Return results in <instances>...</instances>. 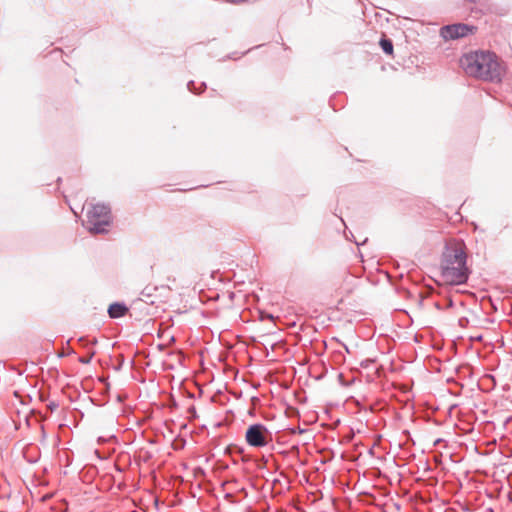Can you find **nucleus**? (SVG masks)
Instances as JSON below:
<instances>
[{"label":"nucleus","mask_w":512,"mask_h":512,"mask_svg":"<svg viewBox=\"0 0 512 512\" xmlns=\"http://www.w3.org/2000/svg\"><path fill=\"white\" fill-rule=\"evenodd\" d=\"M468 277L467 255L463 243H449L441 258V281L447 285H461L468 280Z\"/></svg>","instance_id":"obj_1"},{"label":"nucleus","mask_w":512,"mask_h":512,"mask_svg":"<svg viewBox=\"0 0 512 512\" xmlns=\"http://www.w3.org/2000/svg\"><path fill=\"white\" fill-rule=\"evenodd\" d=\"M459 63L468 76L486 81L500 80L501 67L494 53L469 52L460 58Z\"/></svg>","instance_id":"obj_2"},{"label":"nucleus","mask_w":512,"mask_h":512,"mask_svg":"<svg viewBox=\"0 0 512 512\" xmlns=\"http://www.w3.org/2000/svg\"><path fill=\"white\" fill-rule=\"evenodd\" d=\"M86 222L91 233H103L111 222L110 208L103 204L91 205L87 209Z\"/></svg>","instance_id":"obj_3"},{"label":"nucleus","mask_w":512,"mask_h":512,"mask_svg":"<svg viewBox=\"0 0 512 512\" xmlns=\"http://www.w3.org/2000/svg\"><path fill=\"white\" fill-rule=\"evenodd\" d=\"M245 441L250 447L262 448L272 441V434L265 425L252 424L246 430Z\"/></svg>","instance_id":"obj_4"},{"label":"nucleus","mask_w":512,"mask_h":512,"mask_svg":"<svg viewBox=\"0 0 512 512\" xmlns=\"http://www.w3.org/2000/svg\"><path fill=\"white\" fill-rule=\"evenodd\" d=\"M473 30L472 26L458 23V24H452V25H446L441 28L440 35L445 40H454L461 37L467 36L469 33H471Z\"/></svg>","instance_id":"obj_5"},{"label":"nucleus","mask_w":512,"mask_h":512,"mask_svg":"<svg viewBox=\"0 0 512 512\" xmlns=\"http://www.w3.org/2000/svg\"><path fill=\"white\" fill-rule=\"evenodd\" d=\"M127 308L123 304L114 303L109 306L108 313L111 318H119L125 315Z\"/></svg>","instance_id":"obj_6"},{"label":"nucleus","mask_w":512,"mask_h":512,"mask_svg":"<svg viewBox=\"0 0 512 512\" xmlns=\"http://www.w3.org/2000/svg\"><path fill=\"white\" fill-rule=\"evenodd\" d=\"M380 45L386 54H391L393 52V44H392L391 40L381 39Z\"/></svg>","instance_id":"obj_7"},{"label":"nucleus","mask_w":512,"mask_h":512,"mask_svg":"<svg viewBox=\"0 0 512 512\" xmlns=\"http://www.w3.org/2000/svg\"><path fill=\"white\" fill-rule=\"evenodd\" d=\"M192 86H193V82H189V83H188V89H189L190 91H192V90H193Z\"/></svg>","instance_id":"obj_8"},{"label":"nucleus","mask_w":512,"mask_h":512,"mask_svg":"<svg viewBox=\"0 0 512 512\" xmlns=\"http://www.w3.org/2000/svg\"><path fill=\"white\" fill-rule=\"evenodd\" d=\"M81 361H82L83 363H88V360H86V359H83V360H81Z\"/></svg>","instance_id":"obj_9"},{"label":"nucleus","mask_w":512,"mask_h":512,"mask_svg":"<svg viewBox=\"0 0 512 512\" xmlns=\"http://www.w3.org/2000/svg\"><path fill=\"white\" fill-rule=\"evenodd\" d=\"M81 361H82L83 363H88V360H86V359H83V360H81Z\"/></svg>","instance_id":"obj_10"}]
</instances>
